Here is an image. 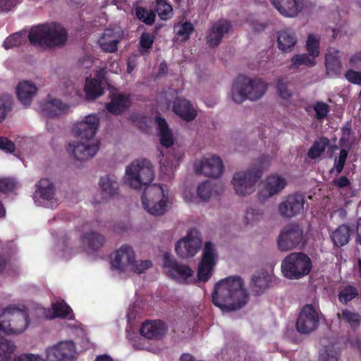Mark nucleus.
<instances>
[{"instance_id":"nucleus-1","label":"nucleus","mask_w":361,"mask_h":361,"mask_svg":"<svg viewBox=\"0 0 361 361\" xmlns=\"http://www.w3.org/2000/svg\"><path fill=\"white\" fill-rule=\"evenodd\" d=\"M99 126V118L95 114L86 116L82 121L75 123L73 128L75 137L84 141L69 143L68 152L79 161H85L93 157L99 149V141H93Z\"/></svg>"},{"instance_id":"nucleus-2","label":"nucleus","mask_w":361,"mask_h":361,"mask_svg":"<svg viewBox=\"0 0 361 361\" xmlns=\"http://www.w3.org/2000/svg\"><path fill=\"white\" fill-rule=\"evenodd\" d=\"M212 302L223 312L240 310L248 302L249 294L242 279L230 276L218 282L212 295Z\"/></svg>"},{"instance_id":"nucleus-3","label":"nucleus","mask_w":361,"mask_h":361,"mask_svg":"<svg viewBox=\"0 0 361 361\" xmlns=\"http://www.w3.org/2000/svg\"><path fill=\"white\" fill-rule=\"evenodd\" d=\"M27 37L33 47L54 48L66 44L67 32L57 23L39 24L31 27Z\"/></svg>"},{"instance_id":"nucleus-4","label":"nucleus","mask_w":361,"mask_h":361,"mask_svg":"<svg viewBox=\"0 0 361 361\" xmlns=\"http://www.w3.org/2000/svg\"><path fill=\"white\" fill-rule=\"evenodd\" d=\"M267 90V85L261 79H250L240 75L233 82L231 97L234 102L241 104L246 99L255 101L260 99Z\"/></svg>"},{"instance_id":"nucleus-5","label":"nucleus","mask_w":361,"mask_h":361,"mask_svg":"<svg viewBox=\"0 0 361 361\" xmlns=\"http://www.w3.org/2000/svg\"><path fill=\"white\" fill-rule=\"evenodd\" d=\"M30 324L28 309L25 305H10L0 315V331L17 334L25 331Z\"/></svg>"},{"instance_id":"nucleus-6","label":"nucleus","mask_w":361,"mask_h":361,"mask_svg":"<svg viewBox=\"0 0 361 361\" xmlns=\"http://www.w3.org/2000/svg\"><path fill=\"white\" fill-rule=\"evenodd\" d=\"M281 271L288 279H300L308 275L312 267L311 259L304 252H292L281 262Z\"/></svg>"},{"instance_id":"nucleus-7","label":"nucleus","mask_w":361,"mask_h":361,"mask_svg":"<svg viewBox=\"0 0 361 361\" xmlns=\"http://www.w3.org/2000/svg\"><path fill=\"white\" fill-rule=\"evenodd\" d=\"M126 182L131 188L140 189L148 185L154 179V171L151 162L147 159L135 160L126 170Z\"/></svg>"},{"instance_id":"nucleus-8","label":"nucleus","mask_w":361,"mask_h":361,"mask_svg":"<svg viewBox=\"0 0 361 361\" xmlns=\"http://www.w3.org/2000/svg\"><path fill=\"white\" fill-rule=\"evenodd\" d=\"M162 197H164V193L161 185L153 184L149 185L145 189L141 196L144 209L152 215L164 214L167 210V204L166 200H159Z\"/></svg>"},{"instance_id":"nucleus-9","label":"nucleus","mask_w":361,"mask_h":361,"mask_svg":"<svg viewBox=\"0 0 361 361\" xmlns=\"http://www.w3.org/2000/svg\"><path fill=\"white\" fill-rule=\"evenodd\" d=\"M279 250L288 251L303 247L306 240L302 228L298 224H289L281 230L277 240Z\"/></svg>"},{"instance_id":"nucleus-10","label":"nucleus","mask_w":361,"mask_h":361,"mask_svg":"<svg viewBox=\"0 0 361 361\" xmlns=\"http://www.w3.org/2000/svg\"><path fill=\"white\" fill-rule=\"evenodd\" d=\"M262 170L257 168H250L246 171H240L234 174L232 184L235 193L238 195L245 196L252 193L255 190V185L260 179Z\"/></svg>"},{"instance_id":"nucleus-11","label":"nucleus","mask_w":361,"mask_h":361,"mask_svg":"<svg viewBox=\"0 0 361 361\" xmlns=\"http://www.w3.org/2000/svg\"><path fill=\"white\" fill-rule=\"evenodd\" d=\"M319 324V314L313 305L311 304L304 305L296 319V330L301 334H309L314 331Z\"/></svg>"},{"instance_id":"nucleus-12","label":"nucleus","mask_w":361,"mask_h":361,"mask_svg":"<svg viewBox=\"0 0 361 361\" xmlns=\"http://www.w3.org/2000/svg\"><path fill=\"white\" fill-rule=\"evenodd\" d=\"M217 253L212 243L207 241L204 244L202 256L198 265L197 277L199 281L206 282L212 275V271L216 265Z\"/></svg>"},{"instance_id":"nucleus-13","label":"nucleus","mask_w":361,"mask_h":361,"mask_svg":"<svg viewBox=\"0 0 361 361\" xmlns=\"http://www.w3.org/2000/svg\"><path fill=\"white\" fill-rule=\"evenodd\" d=\"M201 245V238L197 236V231L194 228L189 231L184 238L176 243L175 250L180 257L188 258L195 256Z\"/></svg>"},{"instance_id":"nucleus-14","label":"nucleus","mask_w":361,"mask_h":361,"mask_svg":"<svg viewBox=\"0 0 361 361\" xmlns=\"http://www.w3.org/2000/svg\"><path fill=\"white\" fill-rule=\"evenodd\" d=\"M194 169L198 174L216 178L222 174L224 165L219 157L212 155L210 157H203L200 161L195 162Z\"/></svg>"},{"instance_id":"nucleus-15","label":"nucleus","mask_w":361,"mask_h":361,"mask_svg":"<svg viewBox=\"0 0 361 361\" xmlns=\"http://www.w3.org/2000/svg\"><path fill=\"white\" fill-rule=\"evenodd\" d=\"M305 204V197L300 193H294L286 197L279 205V212L286 219H291L300 214Z\"/></svg>"},{"instance_id":"nucleus-16","label":"nucleus","mask_w":361,"mask_h":361,"mask_svg":"<svg viewBox=\"0 0 361 361\" xmlns=\"http://www.w3.org/2000/svg\"><path fill=\"white\" fill-rule=\"evenodd\" d=\"M75 344L73 341L60 342L47 350L48 361H66L73 357Z\"/></svg>"},{"instance_id":"nucleus-17","label":"nucleus","mask_w":361,"mask_h":361,"mask_svg":"<svg viewBox=\"0 0 361 361\" xmlns=\"http://www.w3.org/2000/svg\"><path fill=\"white\" fill-rule=\"evenodd\" d=\"M231 27V23L226 19H220L213 23L206 35L207 44L211 47L219 46L224 35L228 33Z\"/></svg>"},{"instance_id":"nucleus-18","label":"nucleus","mask_w":361,"mask_h":361,"mask_svg":"<svg viewBox=\"0 0 361 361\" xmlns=\"http://www.w3.org/2000/svg\"><path fill=\"white\" fill-rule=\"evenodd\" d=\"M110 102L106 104L108 111L114 115H121L126 111L132 105L130 94L113 92L110 94Z\"/></svg>"},{"instance_id":"nucleus-19","label":"nucleus","mask_w":361,"mask_h":361,"mask_svg":"<svg viewBox=\"0 0 361 361\" xmlns=\"http://www.w3.org/2000/svg\"><path fill=\"white\" fill-rule=\"evenodd\" d=\"M164 266L168 269L171 277L178 280L185 281L193 273L188 266L177 262L175 259H171L167 253L164 255Z\"/></svg>"},{"instance_id":"nucleus-20","label":"nucleus","mask_w":361,"mask_h":361,"mask_svg":"<svg viewBox=\"0 0 361 361\" xmlns=\"http://www.w3.org/2000/svg\"><path fill=\"white\" fill-rule=\"evenodd\" d=\"M286 185V180L284 178L273 174L266 179L264 188L258 194L259 199L264 200L280 192Z\"/></svg>"},{"instance_id":"nucleus-21","label":"nucleus","mask_w":361,"mask_h":361,"mask_svg":"<svg viewBox=\"0 0 361 361\" xmlns=\"http://www.w3.org/2000/svg\"><path fill=\"white\" fill-rule=\"evenodd\" d=\"M167 326L160 320L146 321L140 329V334L148 339H161L166 333Z\"/></svg>"},{"instance_id":"nucleus-22","label":"nucleus","mask_w":361,"mask_h":361,"mask_svg":"<svg viewBox=\"0 0 361 361\" xmlns=\"http://www.w3.org/2000/svg\"><path fill=\"white\" fill-rule=\"evenodd\" d=\"M135 262V255L132 247L124 245L115 252L114 257L111 260V267L115 269L123 270L126 265H130Z\"/></svg>"},{"instance_id":"nucleus-23","label":"nucleus","mask_w":361,"mask_h":361,"mask_svg":"<svg viewBox=\"0 0 361 361\" xmlns=\"http://www.w3.org/2000/svg\"><path fill=\"white\" fill-rule=\"evenodd\" d=\"M69 105L58 99H47L41 104L43 115L54 118L66 114L69 110Z\"/></svg>"},{"instance_id":"nucleus-24","label":"nucleus","mask_w":361,"mask_h":361,"mask_svg":"<svg viewBox=\"0 0 361 361\" xmlns=\"http://www.w3.org/2000/svg\"><path fill=\"white\" fill-rule=\"evenodd\" d=\"M279 12L287 17H294L302 9L301 0H271Z\"/></svg>"},{"instance_id":"nucleus-25","label":"nucleus","mask_w":361,"mask_h":361,"mask_svg":"<svg viewBox=\"0 0 361 361\" xmlns=\"http://www.w3.org/2000/svg\"><path fill=\"white\" fill-rule=\"evenodd\" d=\"M173 110L176 114L187 121H192L197 116V111L193 109L190 102L185 99H176L173 102Z\"/></svg>"},{"instance_id":"nucleus-26","label":"nucleus","mask_w":361,"mask_h":361,"mask_svg":"<svg viewBox=\"0 0 361 361\" xmlns=\"http://www.w3.org/2000/svg\"><path fill=\"white\" fill-rule=\"evenodd\" d=\"M102 78L99 73H97L94 78L87 77L84 91L88 99H94L104 94V88L102 85Z\"/></svg>"},{"instance_id":"nucleus-27","label":"nucleus","mask_w":361,"mask_h":361,"mask_svg":"<svg viewBox=\"0 0 361 361\" xmlns=\"http://www.w3.org/2000/svg\"><path fill=\"white\" fill-rule=\"evenodd\" d=\"M277 42L279 49L284 52L290 51L297 42L295 33L290 29H284L278 32Z\"/></svg>"},{"instance_id":"nucleus-28","label":"nucleus","mask_w":361,"mask_h":361,"mask_svg":"<svg viewBox=\"0 0 361 361\" xmlns=\"http://www.w3.org/2000/svg\"><path fill=\"white\" fill-rule=\"evenodd\" d=\"M37 90V88L34 84L28 81L20 82L16 88L17 97L23 105L27 106L30 104Z\"/></svg>"},{"instance_id":"nucleus-29","label":"nucleus","mask_w":361,"mask_h":361,"mask_svg":"<svg viewBox=\"0 0 361 361\" xmlns=\"http://www.w3.org/2000/svg\"><path fill=\"white\" fill-rule=\"evenodd\" d=\"M350 235V226L347 224H341L332 231L330 239L334 247H341L348 243Z\"/></svg>"},{"instance_id":"nucleus-30","label":"nucleus","mask_w":361,"mask_h":361,"mask_svg":"<svg viewBox=\"0 0 361 361\" xmlns=\"http://www.w3.org/2000/svg\"><path fill=\"white\" fill-rule=\"evenodd\" d=\"M156 121L159 130L161 145L166 148L170 147L173 145L174 140L166 120L160 116H157Z\"/></svg>"},{"instance_id":"nucleus-31","label":"nucleus","mask_w":361,"mask_h":361,"mask_svg":"<svg viewBox=\"0 0 361 361\" xmlns=\"http://www.w3.org/2000/svg\"><path fill=\"white\" fill-rule=\"evenodd\" d=\"M54 190L53 183L47 178H42L37 184L36 193L44 200H51L54 195Z\"/></svg>"},{"instance_id":"nucleus-32","label":"nucleus","mask_w":361,"mask_h":361,"mask_svg":"<svg viewBox=\"0 0 361 361\" xmlns=\"http://www.w3.org/2000/svg\"><path fill=\"white\" fill-rule=\"evenodd\" d=\"M104 242V236L96 232L87 233L82 236V243L92 251H96L102 247Z\"/></svg>"},{"instance_id":"nucleus-33","label":"nucleus","mask_w":361,"mask_h":361,"mask_svg":"<svg viewBox=\"0 0 361 361\" xmlns=\"http://www.w3.org/2000/svg\"><path fill=\"white\" fill-rule=\"evenodd\" d=\"M338 54V50L334 49L333 51H329L325 56V65L327 71L334 74L339 73L342 68Z\"/></svg>"},{"instance_id":"nucleus-34","label":"nucleus","mask_w":361,"mask_h":361,"mask_svg":"<svg viewBox=\"0 0 361 361\" xmlns=\"http://www.w3.org/2000/svg\"><path fill=\"white\" fill-rule=\"evenodd\" d=\"M329 145V140L326 137H320L316 140L307 152V156L312 159L319 158Z\"/></svg>"},{"instance_id":"nucleus-35","label":"nucleus","mask_w":361,"mask_h":361,"mask_svg":"<svg viewBox=\"0 0 361 361\" xmlns=\"http://www.w3.org/2000/svg\"><path fill=\"white\" fill-rule=\"evenodd\" d=\"M99 185L102 190L109 196H114L118 193V183L109 175L101 177Z\"/></svg>"},{"instance_id":"nucleus-36","label":"nucleus","mask_w":361,"mask_h":361,"mask_svg":"<svg viewBox=\"0 0 361 361\" xmlns=\"http://www.w3.org/2000/svg\"><path fill=\"white\" fill-rule=\"evenodd\" d=\"M51 308L53 310V316L50 317L51 319L56 317L72 319V310L63 300L52 303Z\"/></svg>"},{"instance_id":"nucleus-37","label":"nucleus","mask_w":361,"mask_h":361,"mask_svg":"<svg viewBox=\"0 0 361 361\" xmlns=\"http://www.w3.org/2000/svg\"><path fill=\"white\" fill-rule=\"evenodd\" d=\"M337 318L338 319H343L345 322L349 324L353 329L357 328L361 322L360 314L348 309H343L341 313H338Z\"/></svg>"},{"instance_id":"nucleus-38","label":"nucleus","mask_w":361,"mask_h":361,"mask_svg":"<svg viewBox=\"0 0 361 361\" xmlns=\"http://www.w3.org/2000/svg\"><path fill=\"white\" fill-rule=\"evenodd\" d=\"M316 64V61L307 54H295L291 58L290 69L298 68L300 66L305 65L312 67Z\"/></svg>"},{"instance_id":"nucleus-39","label":"nucleus","mask_w":361,"mask_h":361,"mask_svg":"<svg viewBox=\"0 0 361 361\" xmlns=\"http://www.w3.org/2000/svg\"><path fill=\"white\" fill-rule=\"evenodd\" d=\"M268 283L267 277L254 275L250 283L251 290L255 295H259L267 288Z\"/></svg>"},{"instance_id":"nucleus-40","label":"nucleus","mask_w":361,"mask_h":361,"mask_svg":"<svg viewBox=\"0 0 361 361\" xmlns=\"http://www.w3.org/2000/svg\"><path fill=\"white\" fill-rule=\"evenodd\" d=\"M135 14L138 20L147 25H153L155 21V12L152 10H147L144 7H137L135 9Z\"/></svg>"},{"instance_id":"nucleus-41","label":"nucleus","mask_w":361,"mask_h":361,"mask_svg":"<svg viewBox=\"0 0 361 361\" xmlns=\"http://www.w3.org/2000/svg\"><path fill=\"white\" fill-rule=\"evenodd\" d=\"M157 11L159 18L163 20H167L173 16L171 5L166 0L157 1Z\"/></svg>"},{"instance_id":"nucleus-42","label":"nucleus","mask_w":361,"mask_h":361,"mask_svg":"<svg viewBox=\"0 0 361 361\" xmlns=\"http://www.w3.org/2000/svg\"><path fill=\"white\" fill-rule=\"evenodd\" d=\"M357 290L356 288L353 286L348 285L345 286L339 293H338V300L339 301L345 305L348 302L353 300L357 296Z\"/></svg>"},{"instance_id":"nucleus-43","label":"nucleus","mask_w":361,"mask_h":361,"mask_svg":"<svg viewBox=\"0 0 361 361\" xmlns=\"http://www.w3.org/2000/svg\"><path fill=\"white\" fill-rule=\"evenodd\" d=\"M306 49L308 55L314 59L319 55V40L312 34L309 35L307 37Z\"/></svg>"},{"instance_id":"nucleus-44","label":"nucleus","mask_w":361,"mask_h":361,"mask_svg":"<svg viewBox=\"0 0 361 361\" xmlns=\"http://www.w3.org/2000/svg\"><path fill=\"white\" fill-rule=\"evenodd\" d=\"M15 350V345L10 341L0 340V361L8 360Z\"/></svg>"},{"instance_id":"nucleus-45","label":"nucleus","mask_w":361,"mask_h":361,"mask_svg":"<svg viewBox=\"0 0 361 361\" xmlns=\"http://www.w3.org/2000/svg\"><path fill=\"white\" fill-rule=\"evenodd\" d=\"M154 42V36L148 32H143L140 37L139 44L141 49H145V51H140L142 55L148 54L149 49L152 47Z\"/></svg>"},{"instance_id":"nucleus-46","label":"nucleus","mask_w":361,"mask_h":361,"mask_svg":"<svg viewBox=\"0 0 361 361\" xmlns=\"http://www.w3.org/2000/svg\"><path fill=\"white\" fill-rule=\"evenodd\" d=\"M175 30L178 36H181L184 41L188 40L195 30L193 25L190 22H185L181 25H176Z\"/></svg>"},{"instance_id":"nucleus-47","label":"nucleus","mask_w":361,"mask_h":361,"mask_svg":"<svg viewBox=\"0 0 361 361\" xmlns=\"http://www.w3.org/2000/svg\"><path fill=\"white\" fill-rule=\"evenodd\" d=\"M312 109L316 113L314 118L317 120H323L330 111V106L323 102H316L312 105Z\"/></svg>"},{"instance_id":"nucleus-48","label":"nucleus","mask_w":361,"mask_h":361,"mask_svg":"<svg viewBox=\"0 0 361 361\" xmlns=\"http://www.w3.org/2000/svg\"><path fill=\"white\" fill-rule=\"evenodd\" d=\"M197 194L202 200H208L212 195L211 183L209 181H204L200 184L197 189Z\"/></svg>"},{"instance_id":"nucleus-49","label":"nucleus","mask_w":361,"mask_h":361,"mask_svg":"<svg viewBox=\"0 0 361 361\" xmlns=\"http://www.w3.org/2000/svg\"><path fill=\"white\" fill-rule=\"evenodd\" d=\"M12 98L8 95L2 96L0 99V123L2 122L8 111L11 109Z\"/></svg>"},{"instance_id":"nucleus-50","label":"nucleus","mask_w":361,"mask_h":361,"mask_svg":"<svg viewBox=\"0 0 361 361\" xmlns=\"http://www.w3.org/2000/svg\"><path fill=\"white\" fill-rule=\"evenodd\" d=\"M119 41L118 39H99V43L101 49L107 53H114L117 50Z\"/></svg>"},{"instance_id":"nucleus-51","label":"nucleus","mask_w":361,"mask_h":361,"mask_svg":"<svg viewBox=\"0 0 361 361\" xmlns=\"http://www.w3.org/2000/svg\"><path fill=\"white\" fill-rule=\"evenodd\" d=\"M347 157L348 151L345 149H341L338 159H335L334 167L331 169L330 172L333 173V171L336 170L337 173H341L343 170Z\"/></svg>"},{"instance_id":"nucleus-52","label":"nucleus","mask_w":361,"mask_h":361,"mask_svg":"<svg viewBox=\"0 0 361 361\" xmlns=\"http://www.w3.org/2000/svg\"><path fill=\"white\" fill-rule=\"evenodd\" d=\"M22 41V35L19 32H16L6 37L4 42L3 47L5 49H9L14 47L20 46Z\"/></svg>"},{"instance_id":"nucleus-53","label":"nucleus","mask_w":361,"mask_h":361,"mask_svg":"<svg viewBox=\"0 0 361 361\" xmlns=\"http://www.w3.org/2000/svg\"><path fill=\"white\" fill-rule=\"evenodd\" d=\"M288 81L283 78H280L277 81L276 87L279 94L284 99H288L292 96L291 92L288 89Z\"/></svg>"},{"instance_id":"nucleus-54","label":"nucleus","mask_w":361,"mask_h":361,"mask_svg":"<svg viewBox=\"0 0 361 361\" xmlns=\"http://www.w3.org/2000/svg\"><path fill=\"white\" fill-rule=\"evenodd\" d=\"M339 357V353L331 348H326L325 350L319 354V361H338Z\"/></svg>"},{"instance_id":"nucleus-55","label":"nucleus","mask_w":361,"mask_h":361,"mask_svg":"<svg viewBox=\"0 0 361 361\" xmlns=\"http://www.w3.org/2000/svg\"><path fill=\"white\" fill-rule=\"evenodd\" d=\"M132 270L137 274H142L147 269L152 267V263L150 260L141 261L137 263L136 261L130 264Z\"/></svg>"},{"instance_id":"nucleus-56","label":"nucleus","mask_w":361,"mask_h":361,"mask_svg":"<svg viewBox=\"0 0 361 361\" xmlns=\"http://www.w3.org/2000/svg\"><path fill=\"white\" fill-rule=\"evenodd\" d=\"M16 187L15 182L8 178L0 179V192L7 193L14 190Z\"/></svg>"},{"instance_id":"nucleus-57","label":"nucleus","mask_w":361,"mask_h":361,"mask_svg":"<svg viewBox=\"0 0 361 361\" xmlns=\"http://www.w3.org/2000/svg\"><path fill=\"white\" fill-rule=\"evenodd\" d=\"M345 77L350 82L361 85V72L350 69L346 71Z\"/></svg>"},{"instance_id":"nucleus-58","label":"nucleus","mask_w":361,"mask_h":361,"mask_svg":"<svg viewBox=\"0 0 361 361\" xmlns=\"http://www.w3.org/2000/svg\"><path fill=\"white\" fill-rule=\"evenodd\" d=\"M0 149L6 153H12L16 149L15 144L5 137H0Z\"/></svg>"},{"instance_id":"nucleus-59","label":"nucleus","mask_w":361,"mask_h":361,"mask_svg":"<svg viewBox=\"0 0 361 361\" xmlns=\"http://www.w3.org/2000/svg\"><path fill=\"white\" fill-rule=\"evenodd\" d=\"M332 183L338 189H341L348 187L350 185V181L346 176H342L338 178L334 179Z\"/></svg>"},{"instance_id":"nucleus-60","label":"nucleus","mask_w":361,"mask_h":361,"mask_svg":"<svg viewBox=\"0 0 361 361\" xmlns=\"http://www.w3.org/2000/svg\"><path fill=\"white\" fill-rule=\"evenodd\" d=\"M14 361H45L39 355L33 354H24L16 358Z\"/></svg>"},{"instance_id":"nucleus-61","label":"nucleus","mask_w":361,"mask_h":361,"mask_svg":"<svg viewBox=\"0 0 361 361\" xmlns=\"http://www.w3.org/2000/svg\"><path fill=\"white\" fill-rule=\"evenodd\" d=\"M349 63L354 68H361V52L353 54L350 59Z\"/></svg>"},{"instance_id":"nucleus-62","label":"nucleus","mask_w":361,"mask_h":361,"mask_svg":"<svg viewBox=\"0 0 361 361\" xmlns=\"http://www.w3.org/2000/svg\"><path fill=\"white\" fill-rule=\"evenodd\" d=\"M100 39H117V36L114 30L106 28L104 30L103 35Z\"/></svg>"},{"instance_id":"nucleus-63","label":"nucleus","mask_w":361,"mask_h":361,"mask_svg":"<svg viewBox=\"0 0 361 361\" xmlns=\"http://www.w3.org/2000/svg\"><path fill=\"white\" fill-rule=\"evenodd\" d=\"M342 138L341 140L348 139L351 134V124L346 123L345 125L342 128Z\"/></svg>"},{"instance_id":"nucleus-64","label":"nucleus","mask_w":361,"mask_h":361,"mask_svg":"<svg viewBox=\"0 0 361 361\" xmlns=\"http://www.w3.org/2000/svg\"><path fill=\"white\" fill-rule=\"evenodd\" d=\"M356 242L357 243L361 245V218H360L357 221Z\"/></svg>"}]
</instances>
